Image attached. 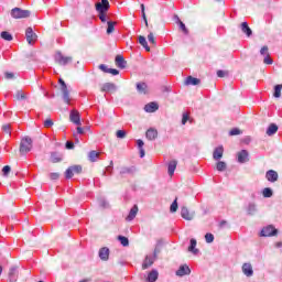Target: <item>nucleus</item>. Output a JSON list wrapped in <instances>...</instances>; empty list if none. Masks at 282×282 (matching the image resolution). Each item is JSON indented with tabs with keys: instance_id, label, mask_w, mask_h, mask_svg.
Returning a JSON list of instances; mask_svg holds the SVG:
<instances>
[{
	"instance_id": "52",
	"label": "nucleus",
	"mask_w": 282,
	"mask_h": 282,
	"mask_svg": "<svg viewBox=\"0 0 282 282\" xmlns=\"http://www.w3.org/2000/svg\"><path fill=\"white\" fill-rule=\"evenodd\" d=\"M180 29L182 32H184V34H188V29H186V24H184L182 21H180Z\"/></svg>"
},
{
	"instance_id": "30",
	"label": "nucleus",
	"mask_w": 282,
	"mask_h": 282,
	"mask_svg": "<svg viewBox=\"0 0 282 282\" xmlns=\"http://www.w3.org/2000/svg\"><path fill=\"white\" fill-rule=\"evenodd\" d=\"M241 31L247 36H252V29H250V26H248V22H242L241 23Z\"/></svg>"
},
{
	"instance_id": "59",
	"label": "nucleus",
	"mask_w": 282,
	"mask_h": 282,
	"mask_svg": "<svg viewBox=\"0 0 282 282\" xmlns=\"http://www.w3.org/2000/svg\"><path fill=\"white\" fill-rule=\"evenodd\" d=\"M137 147H138L139 149H144V148H143V147H144V141H142V139L137 140Z\"/></svg>"
},
{
	"instance_id": "8",
	"label": "nucleus",
	"mask_w": 282,
	"mask_h": 282,
	"mask_svg": "<svg viewBox=\"0 0 282 282\" xmlns=\"http://www.w3.org/2000/svg\"><path fill=\"white\" fill-rule=\"evenodd\" d=\"M237 162L239 164H246V162H250V153L248 150H241L237 152Z\"/></svg>"
},
{
	"instance_id": "9",
	"label": "nucleus",
	"mask_w": 282,
	"mask_h": 282,
	"mask_svg": "<svg viewBox=\"0 0 282 282\" xmlns=\"http://www.w3.org/2000/svg\"><path fill=\"white\" fill-rule=\"evenodd\" d=\"M242 270V274H245V276L249 278L250 276H254V269L252 268V263L250 262H245L241 267Z\"/></svg>"
},
{
	"instance_id": "27",
	"label": "nucleus",
	"mask_w": 282,
	"mask_h": 282,
	"mask_svg": "<svg viewBox=\"0 0 282 282\" xmlns=\"http://www.w3.org/2000/svg\"><path fill=\"white\" fill-rule=\"evenodd\" d=\"M149 86L147 83H138L137 84V90L139 94H148Z\"/></svg>"
},
{
	"instance_id": "10",
	"label": "nucleus",
	"mask_w": 282,
	"mask_h": 282,
	"mask_svg": "<svg viewBox=\"0 0 282 282\" xmlns=\"http://www.w3.org/2000/svg\"><path fill=\"white\" fill-rule=\"evenodd\" d=\"M59 84L63 93V100L64 102H66V105H69L70 99H69V90L67 89V84H65V80L63 79H59Z\"/></svg>"
},
{
	"instance_id": "17",
	"label": "nucleus",
	"mask_w": 282,
	"mask_h": 282,
	"mask_svg": "<svg viewBox=\"0 0 282 282\" xmlns=\"http://www.w3.org/2000/svg\"><path fill=\"white\" fill-rule=\"evenodd\" d=\"M265 177L268 180V182H278L279 180V173H276V171L274 170H269L267 173H265Z\"/></svg>"
},
{
	"instance_id": "2",
	"label": "nucleus",
	"mask_w": 282,
	"mask_h": 282,
	"mask_svg": "<svg viewBox=\"0 0 282 282\" xmlns=\"http://www.w3.org/2000/svg\"><path fill=\"white\" fill-rule=\"evenodd\" d=\"M32 151V138L25 137L21 140L20 143V153L25 155V153H30Z\"/></svg>"
},
{
	"instance_id": "43",
	"label": "nucleus",
	"mask_w": 282,
	"mask_h": 282,
	"mask_svg": "<svg viewBox=\"0 0 282 282\" xmlns=\"http://www.w3.org/2000/svg\"><path fill=\"white\" fill-rule=\"evenodd\" d=\"M116 137L119 138L120 140L127 138V132L124 130H118L116 133Z\"/></svg>"
},
{
	"instance_id": "38",
	"label": "nucleus",
	"mask_w": 282,
	"mask_h": 282,
	"mask_svg": "<svg viewBox=\"0 0 282 282\" xmlns=\"http://www.w3.org/2000/svg\"><path fill=\"white\" fill-rule=\"evenodd\" d=\"M1 39H3V41H12V34H10V32L8 31H3L0 34Z\"/></svg>"
},
{
	"instance_id": "24",
	"label": "nucleus",
	"mask_w": 282,
	"mask_h": 282,
	"mask_svg": "<svg viewBox=\"0 0 282 282\" xmlns=\"http://www.w3.org/2000/svg\"><path fill=\"white\" fill-rule=\"evenodd\" d=\"M175 169H177V161L173 160L169 162L167 173L172 177L175 174Z\"/></svg>"
},
{
	"instance_id": "21",
	"label": "nucleus",
	"mask_w": 282,
	"mask_h": 282,
	"mask_svg": "<svg viewBox=\"0 0 282 282\" xmlns=\"http://www.w3.org/2000/svg\"><path fill=\"white\" fill-rule=\"evenodd\" d=\"M115 64L119 67V69H124L127 67V62L124 61V56L122 55L116 56Z\"/></svg>"
},
{
	"instance_id": "47",
	"label": "nucleus",
	"mask_w": 282,
	"mask_h": 282,
	"mask_svg": "<svg viewBox=\"0 0 282 282\" xmlns=\"http://www.w3.org/2000/svg\"><path fill=\"white\" fill-rule=\"evenodd\" d=\"M127 173H133V167H122L120 171L121 175H124Z\"/></svg>"
},
{
	"instance_id": "23",
	"label": "nucleus",
	"mask_w": 282,
	"mask_h": 282,
	"mask_svg": "<svg viewBox=\"0 0 282 282\" xmlns=\"http://www.w3.org/2000/svg\"><path fill=\"white\" fill-rule=\"evenodd\" d=\"M99 259L101 261H109V248L104 247L99 250Z\"/></svg>"
},
{
	"instance_id": "46",
	"label": "nucleus",
	"mask_w": 282,
	"mask_h": 282,
	"mask_svg": "<svg viewBox=\"0 0 282 282\" xmlns=\"http://www.w3.org/2000/svg\"><path fill=\"white\" fill-rule=\"evenodd\" d=\"M241 134V130H239V128H234L229 131V135H240Z\"/></svg>"
},
{
	"instance_id": "1",
	"label": "nucleus",
	"mask_w": 282,
	"mask_h": 282,
	"mask_svg": "<svg viewBox=\"0 0 282 282\" xmlns=\"http://www.w3.org/2000/svg\"><path fill=\"white\" fill-rule=\"evenodd\" d=\"M96 10L99 12V19L101 23L107 22V10H109V0H101V2L96 3Z\"/></svg>"
},
{
	"instance_id": "12",
	"label": "nucleus",
	"mask_w": 282,
	"mask_h": 282,
	"mask_svg": "<svg viewBox=\"0 0 282 282\" xmlns=\"http://www.w3.org/2000/svg\"><path fill=\"white\" fill-rule=\"evenodd\" d=\"M69 120L70 122H73L74 124H77V127H80V124H83L80 122V113L77 110H72L70 115H69Z\"/></svg>"
},
{
	"instance_id": "50",
	"label": "nucleus",
	"mask_w": 282,
	"mask_h": 282,
	"mask_svg": "<svg viewBox=\"0 0 282 282\" xmlns=\"http://www.w3.org/2000/svg\"><path fill=\"white\" fill-rule=\"evenodd\" d=\"M188 120H189L188 112H184L182 118V124H186Z\"/></svg>"
},
{
	"instance_id": "61",
	"label": "nucleus",
	"mask_w": 282,
	"mask_h": 282,
	"mask_svg": "<svg viewBox=\"0 0 282 282\" xmlns=\"http://www.w3.org/2000/svg\"><path fill=\"white\" fill-rule=\"evenodd\" d=\"M50 177H51V180H58L59 174L58 173H51Z\"/></svg>"
},
{
	"instance_id": "45",
	"label": "nucleus",
	"mask_w": 282,
	"mask_h": 282,
	"mask_svg": "<svg viewBox=\"0 0 282 282\" xmlns=\"http://www.w3.org/2000/svg\"><path fill=\"white\" fill-rule=\"evenodd\" d=\"M15 98H17V100H25V93H23L22 90H19L15 94Z\"/></svg>"
},
{
	"instance_id": "41",
	"label": "nucleus",
	"mask_w": 282,
	"mask_h": 282,
	"mask_svg": "<svg viewBox=\"0 0 282 282\" xmlns=\"http://www.w3.org/2000/svg\"><path fill=\"white\" fill-rule=\"evenodd\" d=\"M171 213H177V197L173 200V203L170 206Z\"/></svg>"
},
{
	"instance_id": "64",
	"label": "nucleus",
	"mask_w": 282,
	"mask_h": 282,
	"mask_svg": "<svg viewBox=\"0 0 282 282\" xmlns=\"http://www.w3.org/2000/svg\"><path fill=\"white\" fill-rule=\"evenodd\" d=\"M66 149H74V142L67 141L66 142Z\"/></svg>"
},
{
	"instance_id": "4",
	"label": "nucleus",
	"mask_w": 282,
	"mask_h": 282,
	"mask_svg": "<svg viewBox=\"0 0 282 282\" xmlns=\"http://www.w3.org/2000/svg\"><path fill=\"white\" fill-rule=\"evenodd\" d=\"M276 235H279V229L274 228L272 225L262 228L260 232V237H276Z\"/></svg>"
},
{
	"instance_id": "34",
	"label": "nucleus",
	"mask_w": 282,
	"mask_h": 282,
	"mask_svg": "<svg viewBox=\"0 0 282 282\" xmlns=\"http://www.w3.org/2000/svg\"><path fill=\"white\" fill-rule=\"evenodd\" d=\"M279 131V127L274 123H271L267 129V135H274Z\"/></svg>"
},
{
	"instance_id": "60",
	"label": "nucleus",
	"mask_w": 282,
	"mask_h": 282,
	"mask_svg": "<svg viewBox=\"0 0 282 282\" xmlns=\"http://www.w3.org/2000/svg\"><path fill=\"white\" fill-rule=\"evenodd\" d=\"M107 173H111L113 171V161L110 162V165L106 167Z\"/></svg>"
},
{
	"instance_id": "5",
	"label": "nucleus",
	"mask_w": 282,
	"mask_h": 282,
	"mask_svg": "<svg viewBox=\"0 0 282 282\" xmlns=\"http://www.w3.org/2000/svg\"><path fill=\"white\" fill-rule=\"evenodd\" d=\"M72 61H73L72 56H65L61 52H57L55 54V63H57L58 65H63V66L69 65Z\"/></svg>"
},
{
	"instance_id": "18",
	"label": "nucleus",
	"mask_w": 282,
	"mask_h": 282,
	"mask_svg": "<svg viewBox=\"0 0 282 282\" xmlns=\"http://www.w3.org/2000/svg\"><path fill=\"white\" fill-rule=\"evenodd\" d=\"M187 250H188V252H192V254H195V256L199 254V249H197V240L196 239L192 238L189 240V247Z\"/></svg>"
},
{
	"instance_id": "28",
	"label": "nucleus",
	"mask_w": 282,
	"mask_h": 282,
	"mask_svg": "<svg viewBox=\"0 0 282 282\" xmlns=\"http://www.w3.org/2000/svg\"><path fill=\"white\" fill-rule=\"evenodd\" d=\"M138 215V207L137 205H134L131 209L130 213L127 217V221H133V219H135V216Z\"/></svg>"
},
{
	"instance_id": "3",
	"label": "nucleus",
	"mask_w": 282,
	"mask_h": 282,
	"mask_svg": "<svg viewBox=\"0 0 282 282\" xmlns=\"http://www.w3.org/2000/svg\"><path fill=\"white\" fill-rule=\"evenodd\" d=\"M30 10H23L21 8H14L11 10L12 19H28L30 18Z\"/></svg>"
},
{
	"instance_id": "54",
	"label": "nucleus",
	"mask_w": 282,
	"mask_h": 282,
	"mask_svg": "<svg viewBox=\"0 0 282 282\" xmlns=\"http://www.w3.org/2000/svg\"><path fill=\"white\" fill-rule=\"evenodd\" d=\"M263 63H264V65H272V63H274V61H272V59L270 58V55H267V56L264 57V59H263Z\"/></svg>"
},
{
	"instance_id": "53",
	"label": "nucleus",
	"mask_w": 282,
	"mask_h": 282,
	"mask_svg": "<svg viewBox=\"0 0 282 282\" xmlns=\"http://www.w3.org/2000/svg\"><path fill=\"white\" fill-rule=\"evenodd\" d=\"M10 171H11V167L10 165H6L3 169H2V173L4 176H8L10 174Z\"/></svg>"
},
{
	"instance_id": "49",
	"label": "nucleus",
	"mask_w": 282,
	"mask_h": 282,
	"mask_svg": "<svg viewBox=\"0 0 282 282\" xmlns=\"http://www.w3.org/2000/svg\"><path fill=\"white\" fill-rule=\"evenodd\" d=\"M99 206H100L101 208H108L109 203H107V200H105L104 198H100V199H99Z\"/></svg>"
},
{
	"instance_id": "7",
	"label": "nucleus",
	"mask_w": 282,
	"mask_h": 282,
	"mask_svg": "<svg viewBox=\"0 0 282 282\" xmlns=\"http://www.w3.org/2000/svg\"><path fill=\"white\" fill-rule=\"evenodd\" d=\"M25 36L29 45H34V43H36L39 39V35H36V33H34V30H32V28L30 26L25 31Z\"/></svg>"
},
{
	"instance_id": "36",
	"label": "nucleus",
	"mask_w": 282,
	"mask_h": 282,
	"mask_svg": "<svg viewBox=\"0 0 282 282\" xmlns=\"http://www.w3.org/2000/svg\"><path fill=\"white\" fill-rule=\"evenodd\" d=\"M262 195L263 197L265 198H270L274 195V192H272V188L270 187H265L263 191H262Z\"/></svg>"
},
{
	"instance_id": "42",
	"label": "nucleus",
	"mask_w": 282,
	"mask_h": 282,
	"mask_svg": "<svg viewBox=\"0 0 282 282\" xmlns=\"http://www.w3.org/2000/svg\"><path fill=\"white\" fill-rule=\"evenodd\" d=\"M205 241L206 243H213V241H215V236L213 234H206Z\"/></svg>"
},
{
	"instance_id": "39",
	"label": "nucleus",
	"mask_w": 282,
	"mask_h": 282,
	"mask_svg": "<svg viewBox=\"0 0 282 282\" xmlns=\"http://www.w3.org/2000/svg\"><path fill=\"white\" fill-rule=\"evenodd\" d=\"M281 89H282V85H275L274 86V98H281Z\"/></svg>"
},
{
	"instance_id": "62",
	"label": "nucleus",
	"mask_w": 282,
	"mask_h": 282,
	"mask_svg": "<svg viewBox=\"0 0 282 282\" xmlns=\"http://www.w3.org/2000/svg\"><path fill=\"white\" fill-rule=\"evenodd\" d=\"M217 76H218V78H224V76H226V72L217 70Z\"/></svg>"
},
{
	"instance_id": "48",
	"label": "nucleus",
	"mask_w": 282,
	"mask_h": 282,
	"mask_svg": "<svg viewBox=\"0 0 282 282\" xmlns=\"http://www.w3.org/2000/svg\"><path fill=\"white\" fill-rule=\"evenodd\" d=\"M44 127L46 129H50V127H54V121H52V119L44 120Z\"/></svg>"
},
{
	"instance_id": "26",
	"label": "nucleus",
	"mask_w": 282,
	"mask_h": 282,
	"mask_svg": "<svg viewBox=\"0 0 282 282\" xmlns=\"http://www.w3.org/2000/svg\"><path fill=\"white\" fill-rule=\"evenodd\" d=\"M158 276H160V273L158 272V270H152L149 274H148V282H156L158 281Z\"/></svg>"
},
{
	"instance_id": "16",
	"label": "nucleus",
	"mask_w": 282,
	"mask_h": 282,
	"mask_svg": "<svg viewBox=\"0 0 282 282\" xmlns=\"http://www.w3.org/2000/svg\"><path fill=\"white\" fill-rule=\"evenodd\" d=\"M158 109H160V106L155 101H152L144 106V111L147 113H155V111H158Z\"/></svg>"
},
{
	"instance_id": "55",
	"label": "nucleus",
	"mask_w": 282,
	"mask_h": 282,
	"mask_svg": "<svg viewBox=\"0 0 282 282\" xmlns=\"http://www.w3.org/2000/svg\"><path fill=\"white\" fill-rule=\"evenodd\" d=\"M260 54H261V56H269L270 54L268 53V46H263L260 50Z\"/></svg>"
},
{
	"instance_id": "44",
	"label": "nucleus",
	"mask_w": 282,
	"mask_h": 282,
	"mask_svg": "<svg viewBox=\"0 0 282 282\" xmlns=\"http://www.w3.org/2000/svg\"><path fill=\"white\" fill-rule=\"evenodd\" d=\"M141 12H142V19H143L147 28H149V21L147 20V13L144 12V4H141Z\"/></svg>"
},
{
	"instance_id": "11",
	"label": "nucleus",
	"mask_w": 282,
	"mask_h": 282,
	"mask_svg": "<svg viewBox=\"0 0 282 282\" xmlns=\"http://www.w3.org/2000/svg\"><path fill=\"white\" fill-rule=\"evenodd\" d=\"M100 91H104L105 94L118 91V86L113 83H105L101 85Z\"/></svg>"
},
{
	"instance_id": "20",
	"label": "nucleus",
	"mask_w": 282,
	"mask_h": 282,
	"mask_svg": "<svg viewBox=\"0 0 282 282\" xmlns=\"http://www.w3.org/2000/svg\"><path fill=\"white\" fill-rule=\"evenodd\" d=\"M153 263H155V258L153 256H147L142 263V270H148Z\"/></svg>"
},
{
	"instance_id": "32",
	"label": "nucleus",
	"mask_w": 282,
	"mask_h": 282,
	"mask_svg": "<svg viewBox=\"0 0 282 282\" xmlns=\"http://www.w3.org/2000/svg\"><path fill=\"white\" fill-rule=\"evenodd\" d=\"M62 161H63V155L58 154L57 152H53L51 154V162H53V164H56Z\"/></svg>"
},
{
	"instance_id": "29",
	"label": "nucleus",
	"mask_w": 282,
	"mask_h": 282,
	"mask_svg": "<svg viewBox=\"0 0 282 282\" xmlns=\"http://www.w3.org/2000/svg\"><path fill=\"white\" fill-rule=\"evenodd\" d=\"M138 41H139L140 45H142V47H144V50L147 52H151V47L149 46V43L147 42V37L140 35L138 37Z\"/></svg>"
},
{
	"instance_id": "51",
	"label": "nucleus",
	"mask_w": 282,
	"mask_h": 282,
	"mask_svg": "<svg viewBox=\"0 0 282 282\" xmlns=\"http://www.w3.org/2000/svg\"><path fill=\"white\" fill-rule=\"evenodd\" d=\"M148 41H149V43H151L152 45H155V36L153 35V33H149V35H148Z\"/></svg>"
},
{
	"instance_id": "15",
	"label": "nucleus",
	"mask_w": 282,
	"mask_h": 282,
	"mask_svg": "<svg viewBox=\"0 0 282 282\" xmlns=\"http://www.w3.org/2000/svg\"><path fill=\"white\" fill-rule=\"evenodd\" d=\"M191 274V268L186 264H182L176 271V276H188Z\"/></svg>"
},
{
	"instance_id": "40",
	"label": "nucleus",
	"mask_w": 282,
	"mask_h": 282,
	"mask_svg": "<svg viewBox=\"0 0 282 282\" xmlns=\"http://www.w3.org/2000/svg\"><path fill=\"white\" fill-rule=\"evenodd\" d=\"M118 240L120 241L121 246H123L124 248H127V246H129V238H127L124 236H119Z\"/></svg>"
},
{
	"instance_id": "19",
	"label": "nucleus",
	"mask_w": 282,
	"mask_h": 282,
	"mask_svg": "<svg viewBox=\"0 0 282 282\" xmlns=\"http://www.w3.org/2000/svg\"><path fill=\"white\" fill-rule=\"evenodd\" d=\"M17 279H19V270L17 267H11L9 270V282H17Z\"/></svg>"
},
{
	"instance_id": "58",
	"label": "nucleus",
	"mask_w": 282,
	"mask_h": 282,
	"mask_svg": "<svg viewBox=\"0 0 282 282\" xmlns=\"http://www.w3.org/2000/svg\"><path fill=\"white\" fill-rule=\"evenodd\" d=\"M108 74H111L112 76H118V74H120V70L116 69V68H110L108 70Z\"/></svg>"
},
{
	"instance_id": "6",
	"label": "nucleus",
	"mask_w": 282,
	"mask_h": 282,
	"mask_svg": "<svg viewBox=\"0 0 282 282\" xmlns=\"http://www.w3.org/2000/svg\"><path fill=\"white\" fill-rule=\"evenodd\" d=\"M74 173H83V166L80 165H73L68 167L65 172L66 180H72L74 177Z\"/></svg>"
},
{
	"instance_id": "56",
	"label": "nucleus",
	"mask_w": 282,
	"mask_h": 282,
	"mask_svg": "<svg viewBox=\"0 0 282 282\" xmlns=\"http://www.w3.org/2000/svg\"><path fill=\"white\" fill-rule=\"evenodd\" d=\"M2 131H4V133H7V135H10L11 130H10V124H6L2 127Z\"/></svg>"
},
{
	"instance_id": "33",
	"label": "nucleus",
	"mask_w": 282,
	"mask_h": 282,
	"mask_svg": "<svg viewBox=\"0 0 282 282\" xmlns=\"http://www.w3.org/2000/svg\"><path fill=\"white\" fill-rule=\"evenodd\" d=\"M200 80L199 78H195L193 76H188L186 79H185V85H199Z\"/></svg>"
},
{
	"instance_id": "37",
	"label": "nucleus",
	"mask_w": 282,
	"mask_h": 282,
	"mask_svg": "<svg viewBox=\"0 0 282 282\" xmlns=\"http://www.w3.org/2000/svg\"><path fill=\"white\" fill-rule=\"evenodd\" d=\"M107 34H112L113 30H116V22L108 21Z\"/></svg>"
},
{
	"instance_id": "13",
	"label": "nucleus",
	"mask_w": 282,
	"mask_h": 282,
	"mask_svg": "<svg viewBox=\"0 0 282 282\" xmlns=\"http://www.w3.org/2000/svg\"><path fill=\"white\" fill-rule=\"evenodd\" d=\"M181 216L186 221H193V218L195 217L194 213H191L187 207L181 208Z\"/></svg>"
},
{
	"instance_id": "14",
	"label": "nucleus",
	"mask_w": 282,
	"mask_h": 282,
	"mask_svg": "<svg viewBox=\"0 0 282 282\" xmlns=\"http://www.w3.org/2000/svg\"><path fill=\"white\" fill-rule=\"evenodd\" d=\"M213 158L216 162H219L224 158V145L215 148L213 152Z\"/></svg>"
},
{
	"instance_id": "57",
	"label": "nucleus",
	"mask_w": 282,
	"mask_h": 282,
	"mask_svg": "<svg viewBox=\"0 0 282 282\" xmlns=\"http://www.w3.org/2000/svg\"><path fill=\"white\" fill-rule=\"evenodd\" d=\"M99 69H101V72H105V74H109L110 68H108L107 65L101 64V65H99Z\"/></svg>"
},
{
	"instance_id": "63",
	"label": "nucleus",
	"mask_w": 282,
	"mask_h": 282,
	"mask_svg": "<svg viewBox=\"0 0 282 282\" xmlns=\"http://www.w3.org/2000/svg\"><path fill=\"white\" fill-rule=\"evenodd\" d=\"M4 76H6L7 80H10V79L14 78V74L13 73H6Z\"/></svg>"
},
{
	"instance_id": "35",
	"label": "nucleus",
	"mask_w": 282,
	"mask_h": 282,
	"mask_svg": "<svg viewBox=\"0 0 282 282\" xmlns=\"http://www.w3.org/2000/svg\"><path fill=\"white\" fill-rule=\"evenodd\" d=\"M226 169H228V165L226 164V162L218 161L216 163V170L219 171L220 173H224V171H226Z\"/></svg>"
},
{
	"instance_id": "25",
	"label": "nucleus",
	"mask_w": 282,
	"mask_h": 282,
	"mask_svg": "<svg viewBox=\"0 0 282 282\" xmlns=\"http://www.w3.org/2000/svg\"><path fill=\"white\" fill-rule=\"evenodd\" d=\"M247 215L254 216L257 215V204L256 203H249L247 206Z\"/></svg>"
},
{
	"instance_id": "31",
	"label": "nucleus",
	"mask_w": 282,
	"mask_h": 282,
	"mask_svg": "<svg viewBox=\"0 0 282 282\" xmlns=\"http://www.w3.org/2000/svg\"><path fill=\"white\" fill-rule=\"evenodd\" d=\"M98 158H100V153H98L97 151L93 150L88 153V160L89 162H97Z\"/></svg>"
},
{
	"instance_id": "22",
	"label": "nucleus",
	"mask_w": 282,
	"mask_h": 282,
	"mask_svg": "<svg viewBox=\"0 0 282 282\" xmlns=\"http://www.w3.org/2000/svg\"><path fill=\"white\" fill-rule=\"evenodd\" d=\"M145 137L150 141L156 140L158 139V130H155V128L148 129V131L145 132Z\"/></svg>"
}]
</instances>
